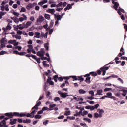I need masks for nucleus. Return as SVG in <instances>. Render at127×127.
<instances>
[{"mask_svg": "<svg viewBox=\"0 0 127 127\" xmlns=\"http://www.w3.org/2000/svg\"><path fill=\"white\" fill-rule=\"evenodd\" d=\"M24 20H25V18L20 17L19 18V21H20V22H22Z\"/></svg>", "mask_w": 127, "mask_h": 127, "instance_id": "54", "label": "nucleus"}, {"mask_svg": "<svg viewBox=\"0 0 127 127\" xmlns=\"http://www.w3.org/2000/svg\"><path fill=\"white\" fill-rule=\"evenodd\" d=\"M103 93V90L100 89L97 90V93L96 94V96H103V94H102Z\"/></svg>", "mask_w": 127, "mask_h": 127, "instance_id": "9", "label": "nucleus"}, {"mask_svg": "<svg viewBox=\"0 0 127 127\" xmlns=\"http://www.w3.org/2000/svg\"><path fill=\"white\" fill-rule=\"evenodd\" d=\"M86 99H87L88 100H94V99H95V100H98V98H95V97H94V96H87L86 97Z\"/></svg>", "mask_w": 127, "mask_h": 127, "instance_id": "21", "label": "nucleus"}, {"mask_svg": "<svg viewBox=\"0 0 127 127\" xmlns=\"http://www.w3.org/2000/svg\"><path fill=\"white\" fill-rule=\"evenodd\" d=\"M123 25H124V29H125L126 31H127V24H124Z\"/></svg>", "mask_w": 127, "mask_h": 127, "instance_id": "64", "label": "nucleus"}, {"mask_svg": "<svg viewBox=\"0 0 127 127\" xmlns=\"http://www.w3.org/2000/svg\"><path fill=\"white\" fill-rule=\"evenodd\" d=\"M58 94L60 95V97L63 99H65L67 98V97H69V95H68V93L67 92H62L61 91H58Z\"/></svg>", "mask_w": 127, "mask_h": 127, "instance_id": "2", "label": "nucleus"}, {"mask_svg": "<svg viewBox=\"0 0 127 127\" xmlns=\"http://www.w3.org/2000/svg\"><path fill=\"white\" fill-rule=\"evenodd\" d=\"M106 95L107 96V97H108V98H111V96H112V93L111 92H108L107 93H106Z\"/></svg>", "mask_w": 127, "mask_h": 127, "instance_id": "58", "label": "nucleus"}, {"mask_svg": "<svg viewBox=\"0 0 127 127\" xmlns=\"http://www.w3.org/2000/svg\"><path fill=\"white\" fill-rule=\"evenodd\" d=\"M57 79H58V75H55L54 76V80L55 81V83H57Z\"/></svg>", "mask_w": 127, "mask_h": 127, "instance_id": "35", "label": "nucleus"}, {"mask_svg": "<svg viewBox=\"0 0 127 127\" xmlns=\"http://www.w3.org/2000/svg\"><path fill=\"white\" fill-rule=\"evenodd\" d=\"M50 81H51V77L48 76L47 82L45 83H47V85H48V83H49Z\"/></svg>", "mask_w": 127, "mask_h": 127, "instance_id": "43", "label": "nucleus"}, {"mask_svg": "<svg viewBox=\"0 0 127 127\" xmlns=\"http://www.w3.org/2000/svg\"><path fill=\"white\" fill-rule=\"evenodd\" d=\"M36 112H37V111L36 110V109H34L31 112V114H32V115L33 116H34V115H35V114H36Z\"/></svg>", "mask_w": 127, "mask_h": 127, "instance_id": "39", "label": "nucleus"}, {"mask_svg": "<svg viewBox=\"0 0 127 127\" xmlns=\"http://www.w3.org/2000/svg\"><path fill=\"white\" fill-rule=\"evenodd\" d=\"M34 118H35V119L36 120L37 119H41V115L37 114L35 116L34 115Z\"/></svg>", "mask_w": 127, "mask_h": 127, "instance_id": "24", "label": "nucleus"}, {"mask_svg": "<svg viewBox=\"0 0 127 127\" xmlns=\"http://www.w3.org/2000/svg\"><path fill=\"white\" fill-rule=\"evenodd\" d=\"M14 21L15 22V23H17V24H18L19 23V19L18 18L15 17L14 19Z\"/></svg>", "mask_w": 127, "mask_h": 127, "instance_id": "27", "label": "nucleus"}, {"mask_svg": "<svg viewBox=\"0 0 127 127\" xmlns=\"http://www.w3.org/2000/svg\"><path fill=\"white\" fill-rule=\"evenodd\" d=\"M112 3L114 4L113 7L115 10H118V7H119L120 4L119 3L116 2L115 0H112Z\"/></svg>", "mask_w": 127, "mask_h": 127, "instance_id": "4", "label": "nucleus"}, {"mask_svg": "<svg viewBox=\"0 0 127 127\" xmlns=\"http://www.w3.org/2000/svg\"><path fill=\"white\" fill-rule=\"evenodd\" d=\"M26 11V9L24 7H22L21 8L20 12H25Z\"/></svg>", "mask_w": 127, "mask_h": 127, "instance_id": "48", "label": "nucleus"}, {"mask_svg": "<svg viewBox=\"0 0 127 127\" xmlns=\"http://www.w3.org/2000/svg\"><path fill=\"white\" fill-rule=\"evenodd\" d=\"M26 113H19V117H21V118H22V117H26Z\"/></svg>", "mask_w": 127, "mask_h": 127, "instance_id": "26", "label": "nucleus"}, {"mask_svg": "<svg viewBox=\"0 0 127 127\" xmlns=\"http://www.w3.org/2000/svg\"><path fill=\"white\" fill-rule=\"evenodd\" d=\"M86 102H87V103H89L90 105H93L95 104V101H94L87 100Z\"/></svg>", "mask_w": 127, "mask_h": 127, "instance_id": "45", "label": "nucleus"}, {"mask_svg": "<svg viewBox=\"0 0 127 127\" xmlns=\"http://www.w3.org/2000/svg\"><path fill=\"white\" fill-rule=\"evenodd\" d=\"M117 80H118V81L120 82V83H121V84H124V81L121 78H118Z\"/></svg>", "mask_w": 127, "mask_h": 127, "instance_id": "53", "label": "nucleus"}, {"mask_svg": "<svg viewBox=\"0 0 127 127\" xmlns=\"http://www.w3.org/2000/svg\"><path fill=\"white\" fill-rule=\"evenodd\" d=\"M66 119H69V120H75V119H76V117L74 116H67Z\"/></svg>", "mask_w": 127, "mask_h": 127, "instance_id": "32", "label": "nucleus"}, {"mask_svg": "<svg viewBox=\"0 0 127 127\" xmlns=\"http://www.w3.org/2000/svg\"><path fill=\"white\" fill-rule=\"evenodd\" d=\"M55 18H57V19L59 21V20H61L62 18V16L60 15H56L54 14Z\"/></svg>", "mask_w": 127, "mask_h": 127, "instance_id": "10", "label": "nucleus"}, {"mask_svg": "<svg viewBox=\"0 0 127 127\" xmlns=\"http://www.w3.org/2000/svg\"><path fill=\"white\" fill-rule=\"evenodd\" d=\"M16 42V40H9L8 41V43L9 44H14V43Z\"/></svg>", "mask_w": 127, "mask_h": 127, "instance_id": "22", "label": "nucleus"}, {"mask_svg": "<svg viewBox=\"0 0 127 127\" xmlns=\"http://www.w3.org/2000/svg\"><path fill=\"white\" fill-rule=\"evenodd\" d=\"M16 121H17V119H14L12 120V121H10V125H14L15 124H16Z\"/></svg>", "mask_w": 127, "mask_h": 127, "instance_id": "23", "label": "nucleus"}, {"mask_svg": "<svg viewBox=\"0 0 127 127\" xmlns=\"http://www.w3.org/2000/svg\"><path fill=\"white\" fill-rule=\"evenodd\" d=\"M112 89L111 88H105L104 89V92H109V91L112 90Z\"/></svg>", "mask_w": 127, "mask_h": 127, "instance_id": "41", "label": "nucleus"}, {"mask_svg": "<svg viewBox=\"0 0 127 127\" xmlns=\"http://www.w3.org/2000/svg\"><path fill=\"white\" fill-rule=\"evenodd\" d=\"M84 77H86L85 82L87 83V84H90L91 83V77H90V74H87L85 75Z\"/></svg>", "mask_w": 127, "mask_h": 127, "instance_id": "5", "label": "nucleus"}, {"mask_svg": "<svg viewBox=\"0 0 127 127\" xmlns=\"http://www.w3.org/2000/svg\"><path fill=\"white\" fill-rule=\"evenodd\" d=\"M55 102H57V101H60V98L59 97H56L54 99Z\"/></svg>", "mask_w": 127, "mask_h": 127, "instance_id": "46", "label": "nucleus"}, {"mask_svg": "<svg viewBox=\"0 0 127 127\" xmlns=\"http://www.w3.org/2000/svg\"><path fill=\"white\" fill-rule=\"evenodd\" d=\"M35 35H36L34 38H40V37H41L40 36V33L39 32H36L35 33Z\"/></svg>", "mask_w": 127, "mask_h": 127, "instance_id": "17", "label": "nucleus"}, {"mask_svg": "<svg viewBox=\"0 0 127 127\" xmlns=\"http://www.w3.org/2000/svg\"><path fill=\"white\" fill-rule=\"evenodd\" d=\"M41 37H42L43 38V37L44 38H47V35H48V32H46L45 34H44V33L43 32H41Z\"/></svg>", "mask_w": 127, "mask_h": 127, "instance_id": "11", "label": "nucleus"}, {"mask_svg": "<svg viewBox=\"0 0 127 127\" xmlns=\"http://www.w3.org/2000/svg\"><path fill=\"white\" fill-rule=\"evenodd\" d=\"M31 57H32L33 59H35V60L37 58V57L33 54H31Z\"/></svg>", "mask_w": 127, "mask_h": 127, "instance_id": "63", "label": "nucleus"}, {"mask_svg": "<svg viewBox=\"0 0 127 127\" xmlns=\"http://www.w3.org/2000/svg\"><path fill=\"white\" fill-rule=\"evenodd\" d=\"M109 68H110V66H103L100 68V70L103 72V76H105L106 75V73L107 72L106 71L109 70Z\"/></svg>", "mask_w": 127, "mask_h": 127, "instance_id": "3", "label": "nucleus"}, {"mask_svg": "<svg viewBox=\"0 0 127 127\" xmlns=\"http://www.w3.org/2000/svg\"><path fill=\"white\" fill-rule=\"evenodd\" d=\"M34 109L36 110H38V106L35 105L34 107L32 108V110H34Z\"/></svg>", "mask_w": 127, "mask_h": 127, "instance_id": "51", "label": "nucleus"}, {"mask_svg": "<svg viewBox=\"0 0 127 127\" xmlns=\"http://www.w3.org/2000/svg\"><path fill=\"white\" fill-rule=\"evenodd\" d=\"M5 116H6V117H10L9 118H10V119H11V118H12L13 117V113H6L5 114Z\"/></svg>", "mask_w": 127, "mask_h": 127, "instance_id": "12", "label": "nucleus"}, {"mask_svg": "<svg viewBox=\"0 0 127 127\" xmlns=\"http://www.w3.org/2000/svg\"><path fill=\"white\" fill-rule=\"evenodd\" d=\"M120 52H123L122 53L123 55H125V50H124V48L123 47H121V48L120 49Z\"/></svg>", "mask_w": 127, "mask_h": 127, "instance_id": "47", "label": "nucleus"}, {"mask_svg": "<svg viewBox=\"0 0 127 127\" xmlns=\"http://www.w3.org/2000/svg\"><path fill=\"white\" fill-rule=\"evenodd\" d=\"M105 113V111L103 109H100L99 111V118H102L103 116V114Z\"/></svg>", "mask_w": 127, "mask_h": 127, "instance_id": "13", "label": "nucleus"}, {"mask_svg": "<svg viewBox=\"0 0 127 127\" xmlns=\"http://www.w3.org/2000/svg\"><path fill=\"white\" fill-rule=\"evenodd\" d=\"M54 24V21L53 20H51L49 26H50L51 27H53Z\"/></svg>", "mask_w": 127, "mask_h": 127, "instance_id": "38", "label": "nucleus"}, {"mask_svg": "<svg viewBox=\"0 0 127 127\" xmlns=\"http://www.w3.org/2000/svg\"><path fill=\"white\" fill-rule=\"evenodd\" d=\"M5 39V38H3L2 39H1L0 40V43H4V42H5L6 41Z\"/></svg>", "mask_w": 127, "mask_h": 127, "instance_id": "52", "label": "nucleus"}, {"mask_svg": "<svg viewBox=\"0 0 127 127\" xmlns=\"http://www.w3.org/2000/svg\"><path fill=\"white\" fill-rule=\"evenodd\" d=\"M88 74L89 75V76L90 75H92L93 77H96V76L98 75L97 73H96L95 72H94V71L90 72L89 73H88Z\"/></svg>", "mask_w": 127, "mask_h": 127, "instance_id": "19", "label": "nucleus"}, {"mask_svg": "<svg viewBox=\"0 0 127 127\" xmlns=\"http://www.w3.org/2000/svg\"><path fill=\"white\" fill-rule=\"evenodd\" d=\"M26 117L27 118H30L31 119H32L33 118H34V116H33L32 114L31 113H26Z\"/></svg>", "mask_w": 127, "mask_h": 127, "instance_id": "16", "label": "nucleus"}, {"mask_svg": "<svg viewBox=\"0 0 127 127\" xmlns=\"http://www.w3.org/2000/svg\"><path fill=\"white\" fill-rule=\"evenodd\" d=\"M32 7H33V5H32V4L31 3H29V4H28V5L26 6V8L28 10H30V9H31V8H32Z\"/></svg>", "mask_w": 127, "mask_h": 127, "instance_id": "14", "label": "nucleus"}, {"mask_svg": "<svg viewBox=\"0 0 127 127\" xmlns=\"http://www.w3.org/2000/svg\"><path fill=\"white\" fill-rule=\"evenodd\" d=\"M48 122H49V120H46L43 121V124L44 125V126H47V124H48Z\"/></svg>", "mask_w": 127, "mask_h": 127, "instance_id": "42", "label": "nucleus"}, {"mask_svg": "<svg viewBox=\"0 0 127 127\" xmlns=\"http://www.w3.org/2000/svg\"><path fill=\"white\" fill-rule=\"evenodd\" d=\"M44 16L46 19H47L48 20H50V15L49 14H44Z\"/></svg>", "mask_w": 127, "mask_h": 127, "instance_id": "18", "label": "nucleus"}, {"mask_svg": "<svg viewBox=\"0 0 127 127\" xmlns=\"http://www.w3.org/2000/svg\"><path fill=\"white\" fill-rule=\"evenodd\" d=\"M83 120L84 121H86V122H88V123H91V119L90 118H84Z\"/></svg>", "mask_w": 127, "mask_h": 127, "instance_id": "36", "label": "nucleus"}, {"mask_svg": "<svg viewBox=\"0 0 127 127\" xmlns=\"http://www.w3.org/2000/svg\"><path fill=\"white\" fill-rule=\"evenodd\" d=\"M24 26H22V24H20L19 25H17V27H18L19 29H20V30H22V29H23V28H24Z\"/></svg>", "mask_w": 127, "mask_h": 127, "instance_id": "28", "label": "nucleus"}, {"mask_svg": "<svg viewBox=\"0 0 127 127\" xmlns=\"http://www.w3.org/2000/svg\"><path fill=\"white\" fill-rule=\"evenodd\" d=\"M85 110V108L83 107L81 109H80V111L79 112H76V114H74V117H77V116H80V115H82L83 113V111Z\"/></svg>", "mask_w": 127, "mask_h": 127, "instance_id": "7", "label": "nucleus"}, {"mask_svg": "<svg viewBox=\"0 0 127 127\" xmlns=\"http://www.w3.org/2000/svg\"><path fill=\"white\" fill-rule=\"evenodd\" d=\"M80 125L83 127H88V125L85 123H80Z\"/></svg>", "mask_w": 127, "mask_h": 127, "instance_id": "61", "label": "nucleus"}, {"mask_svg": "<svg viewBox=\"0 0 127 127\" xmlns=\"http://www.w3.org/2000/svg\"><path fill=\"white\" fill-rule=\"evenodd\" d=\"M89 94L93 97L95 96V92L93 90L89 91Z\"/></svg>", "mask_w": 127, "mask_h": 127, "instance_id": "33", "label": "nucleus"}, {"mask_svg": "<svg viewBox=\"0 0 127 127\" xmlns=\"http://www.w3.org/2000/svg\"><path fill=\"white\" fill-rule=\"evenodd\" d=\"M56 106V104H50L49 107L50 109H52V108H54Z\"/></svg>", "mask_w": 127, "mask_h": 127, "instance_id": "56", "label": "nucleus"}, {"mask_svg": "<svg viewBox=\"0 0 127 127\" xmlns=\"http://www.w3.org/2000/svg\"><path fill=\"white\" fill-rule=\"evenodd\" d=\"M94 117L96 119H98V118H100V115L98 113L96 112L95 113H94Z\"/></svg>", "mask_w": 127, "mask_h": 127, "instance_id": "29", "label": "nucleus"}, {"mask_svg": "<svg viewBox=\"0 0 127 127\" xmlns=\"http://www.w3.org/2000/svg\"><path fill=\"white\" fill-rule=\"evenodd\" d=\"M46 61H43V65L44 67H46V65H47V64L46 63Z\"/></svg>", "mask_w": 127, "mask_h": 127, "instance_id": "59", "label": "nucleus"}, {"mask_svg": "<svg viewBox=\"0 0 127 127\" xmlns=\"http://www.w3.org/2000/svg\"><path fill=\"white\" fill-rule=\"evenodd\" d=\"M6 28H7V30H10V29H11V28H12V27H11V26H10V23H8L7 27H6Z\"/></svg>", "mask_w": 127, "mask_h": 127, "instance_id": "34", "label": "nucleus"}, {"mask_svg": "<svg viewBox=\"0 0 127 127\" xmlns=\"http://www.w3.org/2000/svg\"><path fill=\"white\" fill-rule=\"evenodd\" d=\"M46 11L48 13H51V14H53V15H54V14H54V12H55V10L54 9H49L47 10Z\"/></svg>", "mask_w": 127, "mask_h": 127, "instance_id": "8", "label": "nucleus"}, {"mask_svg": "<svg viewBox=\"0 0 127 127\" xmlns=\"http://www.w3.org/2000/svg\"><path fill=\"white\" fill-rule=\"evenodd\" d=\"M5 9L6 11H9V8H8V5H6L5 7Z\"/></svg>", "mask_w": 127, "mask_h": 127, "instance_id": "57", "label": "nucleus"}, {"mask_svg": "<svg viewBox=\"0 0 127 127\" xmlns=\"http://www.w3.org/2000/svg\"><path fill=\"white\" fill-rule=\"evenodd\" d=\"M25 54H26V52H19V55H20V56L25 55Z\"/></svg>", "mask_w": 127, "mask_h": 127, "instance_id": "50", "label": "nucleus"}, {"mask_svg": "<svg viewBox=\"0 0 127 127\" xmlns=\"http://www.w3.org/2000/svg\"><path fill=\"white\" fill-rule=\"evenodd\" d=\"M44 47L45 48H46V50L48 51V49L49 48V43L48 42L45 43L44 44Z\"/></svg>", "mask_w": 127, "mask_h": 127, "instance_id": "15", "label": "nucleus"}, {"mask_svg": "<svg viewBox=\"0 0 127 127\" xmlns=\"http://www.w3.org/2000/svg\"><path fill=\"white\" fill-rule=\"evenodd\" d=\"M44 21V17L42 15H40L39 16V18L37 20V23H38V22H40V23H41L42 22H43Z\"/></svg>", "mask_w": 127, "mask_h": 127, "instance_id": "6", "label": "nucleus"}, {"mask_svg": "<svg viewBox=\"0 0 127 127\" xmlns=\"http://www.w3.org/2000/svg\"><path fill=\"white\" fill-rule=\"evenodd\" d=\"M86 115H88V111H86V110H84L83 111V114H81V116H85Z\"/></svg>", "mask_w": 127, "mask_h": 127, "instance_id": "49", "label": "nucleus"}, {"mask_svg": "<svg viewBox=\"0 0 127 127\" xmlns=\"http://www.w3.org/2000/svg\"><path fill=\"white\" fill-rule=\"evenodd\" d=\"M13 14H14V15H15V16H17V17H18V16H19V13L16 12H13Z\"/></svg>", "mask_w": 127, "mask_h": 127, "instance_id": "44", "label": "nucleus"}, {"mask_svg": "<svg viewBox=\"0 0 127 127\" xmlns=\"http://www.w3.org/2000/svg\"><path fill=\"white\" fill-rule=\"evenodd\" d=\"M36 61H37V63L39 64L40 63V58H37L35 60Z\"/></svg>", "mask_w": 127, "mask_h": 127, "instance_id": "62", "label": "nucleus"}, {"mask_svg": "<svg viewBox=\"0 0 127 127\" xmlns=\"http://www.w3.org/2000/svg\"><path fill=\"white\" fill-rule=\"evenodd\" d=\"M66 7H67L68 10H69V9H72V5L70 4H68Z\"/></svg>", "mask_w": 127, "mask_h": 127, "instance_id": "55", "label": "nucleus"}, {"mask_svg": "<svg viewBox=\"0 0 127 127\" xmlns=\"http://www.w3.org/2000/svg\"><path fill=\"white\" fill-rule=\"evenodd\" d=\"M63 2H60L59 3H58L57 5H56V7L58 8V7H61L62 6Z\"/></svg>", "mask_w": 127, "mask_h": 127, "instance_id": "31", "label": "nucleus"}, {"mask_svg": "<svg viewBox=\"0 0 127 127\" xmlns=\"http://www.w3.org/2000/svg\"><path fill=\"white\" fill-rule=\"evenodd\" d=\"M79 93L81 94H86V91L84 90V89H80L79 90Z\"/></svg>", "mask_w": 127, "mask_h": 127, "instance_id": "25", "label": "nucleus"}, {"mask_svg": "<svg viewBox=\"0 0 127 127\" xmlns=\"http://www.w3.org/2000/svg\"><path fill=\"white\" fill-rule=\"evenodd\" d=\"M64 115L65 116H70V115H71V111H68L65 112V113H64Z\"/></svg>", "mask_w": 127, "mask_h": 127, "instance_id": "37", "label": "nucleus"}, {"mask_svg": "<svg viewBox=\"0 0 127 127\" xmlns=\"http://www.w3.org/2000/svg\"><path fill=\"white\" fill-rule=\"evenodd\" d=\"M19 112H14L13 113V117L14 116L15 117H19Z\"/></svg>", "mask_w": 127, "mask_h": 127, "instance_id": "30", "label": "nucleus"}, {"mask_svg": "<svg viewBox=\"0 0 127 127\" xmlns=\"http://www.w3.org/2000/svg\"><path fill=\"white\" fill-rule=\"evenodd\" d=\"M47 83L44 82V85L43 86V89H44V91L46 92V91L48 90L47 89Z\"/></svg>", "mask_w": 127, "mask_h": 127, "instance_id": "20", "label": "nucleus"}, {"mask_svg": "<svg viewBox=\"0 0 127 127\" xmlns=\"http://www.w3.org/2000/svg\"><path fill=\"white\" fill-rule=\"evenodd\" d=\"M17 34H18V35H21V34H22V31H20V30H18L17 31Z\"/></svg>", "mask_w": 127, "mask_h": 127, "instance_id": "60", "label": "nucleus"}, {"mask_svg": "<svg viewBox=\"0 0 127 127\" xmlns=\"http://www.w3.org/2000/svg\"><path fill=\"white\" fill-rule=\"evenodd\" d=\"M63 78V80H70V78H72L74 80V81H80V82L84 81V78L83 76H77L76 75L70 76H64Z\"/></svg>", "mask_w": 127, "mask_h": 127, "instance_id": "1", "label": "nucleus"}, {"mask_svg": "<svg viewBox=\"0 0 127 127\" xmlns=\"http://www.w3.org/2000/svg\"><path fill=\"white\" fill-rule=\"evenodd\" d=\"M5 53H7V52L6 51H1L0 52V55H4Z\"/></svg>", "mask_w": 127, "mask_h": 127, "instance_id": "40", "label": "nucleus"}]
</instances>
